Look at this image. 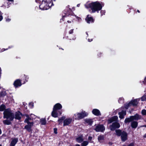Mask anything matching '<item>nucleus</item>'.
<instances>
[{
	"label": "nucleus",
	"mask_w": 146,
	"mask_h": 146,
	"mask_svg": "<svg viewBox=\"0 0 146 146\" xmlns=\"http://www.w3.org/2000/svg\"><path fill=\"white\" fill-rule=\"evenodd\" d=\"M89 142L88 141H84L81 144V146H86L88 144Z\"/></svg>",
	"instance_id": "c85d7f7f"
},
{
	"label": "nucleus",
	"mask_w": 146,
	"mask_h": 146,
	"mask_svg": "<svg viewBox=\"0 0 146 146\" xmlns=\"http://www.w3.org/2000/svg\"><path fill=\"white\" fill-rule=\"evenodd\" d=\"M65 116H63L61 117L59 119H61V121H62L65 119Z\"/></svg>",
	"instance_id": "e433bc0d"
},
{
	"label": "nucleus",
	"mask_w": 146,
	"mask_h": 146,
	"mask_svg": "<svg viewBox=\"0 0 146 146\" xmlns=\"http://www.w3.org/2000/svg\"><path fill=\"white\" fill-rule=\"evenodd\" d=\"M79 18V20H81V19L80 18Z\"/></svg>",
	"instance_id": "680f3d73"
},
{
	"label": "nucleus",
	"mask_w": 146,
	"mask_h": 146,
	"mask_svg": "<svg viewBox=\"0 0 146 146\" xmlns=\"http://www.w3.org/2000/svg\"><path fill=\"white\" fill-rule=\"evenodd\" d=\"M145 81L146 82V77H145V78L144 79Z\"/></svg>",
	"instance_id": "603ef678"
},
{
	"label": "nucleus",
	"mask_w": 146,
	"mask_h": 146,
	"mask_svg": "<svg viewBox=\"0 0 146 146\" xmlns=\"http://www.w3.org/2000/svg\"><path fill=\"white\" fill-rule=\"evenodd\" d=\"M29 106L30 108H32L33 106V103H30L29 104Z\"/></svg>",
	"instance_id": "72a5a7b5"
},
{
	"label": "nucleus",
	"mask_w": 146,
	"mask_h": 146,
	"mask_svg": "<svg viewBox=\"0 0 146 146\" xmlns=\"http://www.w3.org/2000/svg\"><path fill=\"white\" fill-rule=\"evenodd\" d=\"M133 120H138L141 119V115H139L137 114H136L134 116H132Z\"/></svg>",
	"instance_id": "2eb2a0df"
},
{
	"label": "nucleus",
	"mask_w": 146,
	"mask_h": 146,
	"mask_svg": "<svg viewBox=\"0 0 146 146\" xmlns=\"http://www.w3.org/2000/svg\"><path fill=\"white\" fill-rule=\"evenodd\" d=\"M6 94V92H3V94H2V96H5Z\"/></svg>",
	"instance_id": "49530a36"
},
{
	"label": "nucleus",
	"mask_w": 146,
	"mask_h": 146,
	"mask_svg": "<svg viewBox=\"0 0 146 146\" xmlns=\"http://www.w3.org/2000/svg\"><path fill=\"white\" fill-rule=\"evenodd\" d=\"M53 5L52 0H43L39 7L42 10H46L49 9Z\"/></svg>",
	"instance_id": "f03ea898"
},
{
	"label": "nucleus",
	"mask_w": 146,
	"mask_h": 146,
	"mask_svg": "<svg viewBox=\"0 0 146 146\" xmlns=\"http://www.w3.org/2000/svg\"><path fill=\"white\" fill-rule=\"evenodd\" d=\"M72 121V119L69 118L66 119L64 121L63 125L66 126L71 123Z\"/></svg>",
	"instance_id": "1a4fd4ad"
},
{
	"label": "nucleus",
	"mask_w": 146,
	"mask_h": 146,
	"mask_svg": "<svg viewBox=\"0 0 146 146\" xmlns=\"http://www.w3.org/2000/svg\"><path fill=\"white\" fill-rule=\"evenodd\" d=\"M11 21V19L9 18L7 19L6 20V21L7 22H9Z\"/></svg>",
	"instance_id": "c03bdc74"
},
{
	"label": "nucleus",
	"mask_w": 146,
	"mask_h": 146,
	"mask_svg": "<svg viewBox=\"0 0 146 146\" xmlns=\"http://www.w3.org/2000/svg\"><path fill=\"white\" fill-rule=\"evenodd\" d=\"M75 146H80V145L78 144H76Z\"/></svg>",
	"instance_id": "de8ad7c7"
},
{
	"label": "nucleus",
	"mask_w": 146,
	"mask_h": 146,
	"mask_svg": "<svg viewBox=\"0 0 146 146\" xmlns=\"http://www.w3.org/2000/svg\"><path fill=\"white\" fill-rule=\"evenodd\" d=\"M27 118L25 120V122L27 123H30L32 122H30V121L32 120L31 118L28 117V115L27 116Z\"/></svg>",
	"instance_id": "a878e982"
},
{
	"label": "nucleus",
	"mask_w": 146,
	"mask_h": 146,
	"mask_svg": "<svg viewBox=\"0 0 146 146\" xmlns=\"http://www.w3.org/2000/svg\"><path fill=\"white\" fill-rule=\"evenodd\" d=\"M29 79V77L28 76H26L25 77V80L26 81V82H27V80Z\"/></svg>",
	"instance_id": "79ce46f5"
},
{
	"label": "nucleus",
	"mask_w": 146,
	"mask_h": 146,
	"mask_svg": "<svg viewBox=\"0 0 146 146\" xmlns=\"http://www.w3.org/2000/svg\"><path fill=\"white\" fill-rule=\"evenodd\" d=\"M54 133H55V134H57V129H54Z\"/></svg>",
	"instance_id": "ea45409f"
},
{
	"label": "nucleus",
	"mask_w": 146,
	"mask_h": 146,
	"mask_svg": "<svg viewBox=\"0 0 146 146\" xmlns=\"http://www.w3.org/2000/svg\"><path fill=\"white\" fill-rule=\"evenodd\" d=\"M22 115V113L19 111H17L15 113V118L18 119H20Z\"/></svg>",
	"instance_id": "a211bd4d"
},
{
	"label": "nucleus",
	"mask_w": 146,
	"mask_h": 146,
	"mask_svg": "<svg viewBox=\"0 0 146 146\" xmlns=\"http://www.w3.org/2000/svg\"><path fill=\"white\" fill-rule=\"evenodd\" d=\"M94 130L97 132H102L105 130V127L102 125H98L96 126Z\"/></svg>",
	"instance_id": "0eeeda50"
},
{
	"label": "nucleus",
	"mask_w": 146,
	"mask_h": 146,
	"mask_svg": "<svg viewBox=\"0 0 146 146\" xmlns=\"http://www.w3.org/2000/svg\"><path fill=\"white\" fill-rule=\"evenodd\" d=\"M62 113V111H60V115H61V114Z\"/></svg>",
	"instance_id": "6e6d98bb"
},
{
	"label": "nucleus",
	"mask_w": 146,
	"mask_h": 146,
	"mask_svg": "<svg viewBox=\"0 0 146 146\" xmlns=\"http://www.w3.org/2000/svg\"><path fill=\"white\" fill-rule=\"evenodd\" d=\"M62 107V105L59 103L56 104L54 106L53 109L55 108V109L57 110L60 109Z\"/></svg>",
	"instance_id": "dca6fc26"
},
{
	"label": "nucleus",
	"mask_w": 146,
	"mask_h": 146,
	"mask_svg": "<svg viewBox=\"0 0 146 146\" xmlns=\"http://www.w3.org/2000/svg\"><path fill=\"white\" fill-rule=\"evenodd\" d=\"M137 122L136 121H133L131 123V126L133 128H136L137 126Z\"/></svg>",
	"instance_id": "5701e85b"
},
{
	"label": "nucleus",
	"mask_w": 146,
	"mask_h": 146,
	"mask_svg": "<svg viewBox=\"0 0 146 146\" xmlns=\"http://www.w3.org/2000/svg\"><path fill=\"white\" fill-rule=\"evenodd\" d=\"M133 120L132 116H131L129 117L126 118L125 120V123L129 122Z\"/></svg>",
	"instance_id": "393cba45"
},
{
	"label": "nucleus",
	"mask_w": 146,
	"mask_h": 146,
	"mask_svg": "<svg viewBox=\"0 0 146 146\" xmlns=\"http://www.w3.org/2000/svg\"><path fill=\"white\" fill-rule=\"evenodd\" d=\"M116 134L118 136H121V141L124 142L127 139V134L124 131H122L120 129L115 130Z\"/></svg>",
	"instance_id": "20e7f679"
},
{
	"label": "nucleus",
	"mask_w": 146,
	"mask_h": 146,
	"mask_svg": "<svg viewBox=\"0 0 146 146\" xmlns=\"http://www.w3.org/2000/svg\"><path fill=\"white\" fill-rule=\"evenodd\" d=\"M84 140L83 136L82 135H80L77 137L76 139V140L78 143H80L82 142Z\"/></svg>",
	"instance_id": "6ab92c4d"
},
{
	"label": "nucleus",
	"mask_w": 146,
	"mask_h": 146,
	"mask_svg": "<svg viewBox=\"0 0 146 146\" xmlns=\"http://www.w3.org/2000/svg\"><path fill=\"white\" fill-rule=\"evenodd\" d=\"M18 141V139L17 138L13 139L11 141L10 146H15L16 144Z\"/></svg>",
	"instance_id": "4be33fe9"
},
{
	"label": "nucleus",
	"mask_w": 146,
	"mask_h": 146,
	"mask_svg": "<svg viewBox=\"0 0 146 146\" xmlns=\"http://www.w3.org/2000/svg\"><path fill=\"white\" fill-rule=\"evenodd\" d=\"M40 123L42 125H45L46 124V121L45 119H42L40 120Z\"/></svg>",
	"instance_id": "c756f323"
},
{
	"label": "nucleus",
	"mask_w": 146,
	"mask_h": 146,
	"mask_svg": "<svg viewBox=\"0 0 146 146\" xmlns=\"http://www.w3.org/2000/svg\"><path fill=\"white\" fill-rule=\"evenodd\" d=\"M140 99H136L134 100H132L129 103L126 104L125 105V108L126 109H127L128 107L131 106H136L137 104L138 101Z\"/></svg>",
	"instance_id": "423d86ee"
},
{
	"label": "nucleus",
	"mask_w": 146,
	"mask_h": 146,
	"mask_svg": "<svg viewBox=\"0 0 146 146\" xmlns=\"http://www.w3.org/2000/svg\"><path fill=\"white\" fill-rule=\"evenodd\" d=\"M122 100L123 101V99L122 98H119L118 100L119 102V103H121V102H120L121 100Z\"/></svg>",
	"instance_id": "37998d69"
},
{
	"label": "nucleus",
	"mask_w": 146,
	"mask_h": 146,
	"mask_svg": "<svg viewBox=\"0 0 146 146\" xmlns=\"http://www.w3.org/2000/svg\"><path fill=\"white\" fill-rule=\"evenodd\" d=\"M141 113L143 115H146V110H142Z\"/></svg>",
	"instance_id": "2f4dec72"
},
{
	"label": "nucleus",
	"mask_w": 146,
	"mask_h": 146,
	"mask_svg": "<svg viewBox=\"0 0 146 146\" xmlns=\"http://www.w3.org/2000/svg\"><path fill=\"white\" fill-rule=\"evenodd\" d=\"M80 6V4H78L77 5V6L78 7H79V6Z\"/></svg>",
	"instance_id": "864d4df0"
},
{
	"label": "nucleus",
	"mask_w": 146,
	"mask_h": 146,
	"mask_svg": "<svg viewBox=\"0 0 146 146\" xmlns=\"http://www.w3.org/2000/svg\"><path fill=\"white\" fill-rule=\"evenodd\" d=\"M142 101H146V95L145 94L141 98Z\"/></svg>",
	"instance_id": "7c9ffc66"
},
{
	"label": "nucleus",
	"mask_w": 146,
	"mask_h": 146,
	"mask_svg": "<svg viewBox=\"0 0 146 146\" xmlns=\"http://www.w3.org/2000/svg\"><path fill=\"white\" fill-rule=\"evenodd\" d=\"M35 1L36 2H38V0H36Z\"/></svg>",
	"instance_id": "4d7b16f0"
},
{
	"label": "nucleus",
	"mask_w": 146,
	"mask_h": 146,
	"mask_svg": "<svg viewBox=\"0 0 146 146\" xmlns=\"http://www.w3.org/2000/svg\"><path fill=\"white\" fill-rule=\"evenodd\" d=\"M92 137L89 136L88 137V139L89 140L91 141L92 139Z\"/></svg>",
	"instance_id": "a19ab883"
},
{
	"label": "nucleus",
	"mask_w": 146,
	"mask_h": 146,
	"mask_svg": "<svg viewBox=\"0 0 146 146\" xmlns=\"http://www.w3.org/2000/svg\"><path fill=\"white\" fill-rule=\"evenodd\" d=\"M144 127H146V125L144 126Z\"/></svg>",
	"instance_id": "bf43d9fd"
},
{
	"label": "nucleus",
	"mask_w": 146,
	"mask_h": 146,
	"mask_svg": "<svg viewBox=\"0 0 146 146\" xmlns=\"http://www.w3.org/2000/svg\"><path fill=\"white\" fill-rule=\"evenodd\" d=\"M85 7L86 8H90L92 10L93 13H95L96 11H98L100 10L102 8V6L101 3L99 2L96 1L92 2L90 3L86 4Z\"/></svg>",
	"instance_id": "f257e3e1"
},
{
	"label": "nucleus",
	"mask_w": 146,
	"mask_h": 146,
	"mask_svg": "<svg viewBox=\"0 0 146 146\" xmlns=\"http://www.w3.org/2000/svg\"><path fill=\"white\" fill-rule=\"evenodd\" d=\"M92 113L93 114L96 116H98L101 115L100 111L97 109H94L92 111Z\"/></svg>",
	"instance_id": "f8f14e48"
},
{
	"label": "nucleus",
	"mask_w": 146,
	"mask_h": 146,
	"mask_svg": "<svg viewBox=\"0 0 146 146\" xmlns=\"http://www.w3.org/2000/svg\"><path fill=\"white\" fill-rule=\"evenodd\" d=\"M1 11H0V21H1L3 19V17L1 15Z\"/></svg>",
	"instance_id": "c9c22d12"
},
{
	"label": "nucleus",
	"mask_w": 146,
	"mask_h": 146,
	"mask_svg": "<svg viewBox=\"0 0 146 146\" xmlns=\"http://www.w3.org/2000/svg\"><path fill=\"white\" fill-rule=\"evenodd\" d=\"M137 11L138 12V13H140V11H139V10H137Z\"/></svg>",
	"instance_id": "13d9d810"
},
{
	"label": "nucleus",
	"mask_w": 146,
	"mask_h": 146,
	"mask_svg": "<svg viewBox=\"0 0 146 146\" xmlns=\"http://www.w3.org/2000/svg\"><path fill=\"white\" fill-rule=\"evenodd\" d=\"M12 121L9 119H7L6 120H3V122L5 125H9L11 124V121Z\"/></svg>",
	"instance_id": "412c9836"
},
{
	"label": "nucleus",
	"mask_w": 146,
	"mask_h": 146,
	"mask_svg": "<svg viewBox=\"0 0 146 146\" xmlns=\"http://www.w3.org/2000/svg\"><path fill=\"white\" fill-rule=\"evenodd\" d=\"M65 17L64 16H63V17Z\"/></svg>",
	"instance_id": "69168bd1"
},
{
	"label": "nucleus",
	"mask_w": 146,
	"mask_h": 146,
	"mask_svg": "<svg viewBox=\"0 0 146 146\" xmlns=\"http://www.w3.org/2000/svg\"><path fill=\"white\" fill-rule=\"evenodd\" d=\"M86 34H87V35H88V34L86 32Z\"/></svg>",
	"instance_id": "052dcab7"
},
{
	"label": "nucleus",
	"mask_w": 146,
	"mask_h": 146,
	"mask_svg": "<svg viewBox=\"0 0 146 146\" xmlns=\"http://www.w3.org/2000/svg\"><path fill=\"white\" fill-rule=\"evenodd\" d=\"M6 108V106L4 104H2L0 106V111H3L5 110Z\"/></svg>",
	"instance_id": "cd10ccee"
},
{
	"label": "nucleus",
	"mask_w": 146,
	"mask_h": 146,
	"mask_svg": "<svg viewBox=\"0 0 146 146\" xmlns=\"http://www.w3.org/2000/svg\"><path fill=\"white\" fill-rule=\"evenodd\" d=\"M134 143L133 142L129 144L127 146H134Z\"/></svg>",
	"instance_id": "f704fd0d"
},
{
	"label": "nucleus",
	"mask_w": 146,
	"mask_h": 146,
	"mask_svg": "<svg viewBox=\"0 0 146 146\" xmlns=\"http://www.w3.org/2000/svg\"><path fill=\"white\" fill-rule=\"evenodd\" d=\"M73 29H72L70 30L69 31V33L71 34L73 33Z\"/></svg>",
	"instance_id": "4c0bfd02"
},
{
	"label": "nucleus",
	"mask_w": 146,
	"mask_h": 146,
	"mask_svg": "<svg viewBox=\"0 0 146 146\" xmlns=\"http://www.w3.org/2000/svg\"><path fill=\"white\" fill-rule=\"evenodd\" d=\"M4 118L13 120L14 118V113L10 109H6L3 113Z\"/></svg>",
	"instance_id": "7ed1b4c3"
},
{
	"label": "nucleus",
	"mask_w": 146,
	"mask_h": 146,
	"mask_svg": "<svg viewBox=\"0 0 146 146\" xmlns=\"http://www.w3.org/2000/svg\"><path fill=\"white\" fill-rule=\"evenodd\" d=\"M92 39H88V41L89 42H90L92 41Z\"/></svg>",
	"instance_id": "a18cd8bd"
},
{
	"label": "nucleus",
	"mask_w": 146,
	"mask_h": 146,
	"mask_svg": "<svg viewBox=\"0 0 146 146\" xmlns=\"http://www.w3.org/2000/svg\"><path fill=\"white\" fill-rule=\"evenodd\" d=\"M14 85L16 87L21 86V81L19 79L16 80L14 82Z\"/></svg>",
	"instance_id": "4468645a"
},
{
	"label": "nucleus",
	"mask_w": 146,
	"mask_h": 146,
	"mask_svg": "<svg viewBox=\"0 0 146 146\" xmlns=\"http://www.w3.org/2000/svg\"><path fill=\"white\" fill-rule=\"evenodd\" d=\"M144 137H146V134H145L143 136Z\"/></svg>",
	"instance_id": "09e8293b"
},
{
	"label": "nucleus",
	"mask_w": 146,
	"mask_h": 146,
	"mask_svg": "<svg viewBox=\"0 0 146 146\" xmlns=\"http://www.w3.org/2000/svg\"><path fill=\"white\" fill-rule=\"evenodd\" d=\"M88 115V113L83 111L80 113H77L74 114L73 118L79 120L87 116Z\"/></svg>",
	"instance_id": "39448f33"
},
{
	"label": "nucleus",
	"mask_w": 146,
	"mask_h": 146,
	"mask_svg": "<svg viewBox=\"0 0 146 146\" xmlns=\"http://www.w3.org/2000/svg\"><path fill=\"white\" fill-rule=\"evenodd\" d=\"M9 1H13V0H8Z\"/></svg>",
	"instance_id": "8fccbe9b"
},
{
	"label": "nucleus",
	"mask_w": 146,
	"mask_h": 146,
	"mask_svg": "<svg viewBox=\"0 0 146 146\" xmlns=\"http://www.w3.org/2000/svg\"><path fill=\"white\" fill-rule=\"evenodd\" d=\"M101 13V15H104L105 13V11L104 10H102L100 12Z\"/></svg>",
	"instance_id": "473e14b6"
},
{
	"label": "nucleus",
	"mask_w": 146,
	"mask_h": 146,
	"mask_svg": "<svg viewBox=\"0 0 146 146\" xmlns=\"http://www.w3.org/2000/svg\"><path fill=\"white\" fill-rule=\"evenodd\" d=\"M119 117L121 119H123L124 117V116L126 115V111H122L121 112H119Z\"/></svg>",
	"instance_id": "f3484780"
},
{
	"label": "nucleus",
	"mask_w": 146,
	"mask_h": 146,
	"mask_svg": "<svg viewBox=\"0 0 146 146\" xmlns=\"http://www.w3.org/2000/svg\"><path fill=\"white\" fill-rule=\"evenodd\" d=\"M1 129H0V134H1Z\"/></svg>",
	"instance_id": "3c124183"
},
{
	"label": "nucleus",
	"mask_w": 146,
	"mask_h": 146,
	"mask_svg": "<svg viewBox=\"0 0 146 146\" xmlns=\"http://www.w3.org/2000/svg\"><path fill=\"white\" fill-rule=\"evenodd\" d=\"M86 22L88 23H92L94 22V19L92 17L90 16L89 15H87L85 19Z\"/></svg>",
	"instance_id": "9b49d317"
},
{
	"label": "nucleus",
	"mask_w": 146,
	"mask_h": 146,
	"mask_svg": "<svg viewBox=\"0 0 146 146\" xmlns=\"http://www.w3.org/2000/svg\"><path fill=\"white\" fill-rule=\"evenodd\" d=\"M98 139L100 142H102L104 139V137L103 135H100L98 137Z\"/></svg>",
	"instance_id": "bb28decb"
},
{
	"label": "nucleus",
	"mask_w": 146,
	"mask_h": 146,
	"mask_svg": "<svg viewBox=\"0 0 146 146\" xmlns=\"http://www.w3.org/2000/svg\"><path fill=\"white\" fill-rule=\"evenodd\" d=\"M52 115L54 117H58V113H57V111L55 109V108L53 109V110L52 113Z\"/></svg>",
	"instance_id": "aec40b11"
},
{
	"label": "nucleus",
	"mask_w": 146,
	"mask_h": 146,
	"mask_svg": "<svg viewBox=\"0 0 146 146\" xmlns=\"http://www.w3.org/2000/svg\"><path fill=\"white\" fill-rule=\"evenodd\" d=\"M120 126L119 123L117 122L113 123L110 126V130L112 131L114 130L116 128H119Z\"/></svg>",
	"instance_id": "6e6552de"
},
{
	"label": "nucleus",
	"mask_w": 146,
	"mask_h": 146,
	"mask_svg": "<svg viewBox=\"0 0 146 146\" xmlns=\"http://www.w3.org/2000/svg\"><path fill=\"white\" fill-rule=\"evenodd\" d=\"M118 117L117 116H114L110 119L108 120V123H110L111 122L116 121L118 119Z\"/></svg>",
	"instance_id": "ddd939ff"
},
{
	"label": "nucleus",
	"mask_w": 146,
	"mask_h": 146,
	"mask_svg": "<svg viewBox=\"0 0 146 146\" xmlns=\"http://www.w3.org/2000/svg\"><path fill=\"white\" fill-rule=\"evenodd\" d=\"M54 1H56V0H53Z\"/></svg>",
	"instance_id": "e2e57ef3"
},
{
	"label": "nucleus",
	"mask_w": 146,
	"mask_h": 146,
	"mask_svg": "<svg viewBox=\"0 0 146 146\" xmlns=\"http://www.w3.org/2000/svg\"><path fill=\"white\" fill-rule=\"evenodd\" d=\"M85 121L87 123L90 125H91L93 122L92 120L90 119H86Z\"/></svg>",
	"instance_id": "b1692460"
},
{
	"label": "nucleus",
	"mask_w": 146,
	"mask_h": 146,
	"mask_svg": "<svg viewBox=\"0 0 146 146\" xmlns=\"http://www.w3.org/2000/svg\"><path fill=\"white\" fill-rule=\"evenodd\" d=\"M67 22H68V23H71V22H70V21H67Z\"/></svg>",
	"instance_id": "5fc2aeb1"
},
{
	"label": "nucleus",
	"mask_w": 146,
	"mask_h": 146,
	"mask_svg": "<svg viewBox=\"0 0 146 146\" xmlns=\"http://www.w3.org/2000/svg\"><path fill=\"white\" fill-rule=\"evenodd\" d=\"M27 124V125L25 126V128L29 132H31V128L33 125V122H31Z\"/></svg>",
	"instance_id": "9d476101"
},
{
	"label": "nucleus",
	"mask_w": 146,
	"mask_h": 146,
	"mask_svg": "<svg viewBox=\"0 0 146 146\" xmlns=\"http://www.w3.org/2000/svg\"><path fill=\"white\" fill-rule=\"evenodd\" d=\"M0 146H2L1 145H0Z\"/></svg>",
	"instance_id": "0e129e2a"
},
{
	"label": "nucleus",
	"mask_w": 146,
	"mask_h": 146,
	"mask_svg": "<svg viewBox=\"0 0 146 146\" xmlns=\"http://www.w3.org/2000/svg\"><path fill=\"white\" fill-rule=\"evenodd\" d=\"M58 122L59 124L62 123V121H61V119H59L58 120Z\"/></svg>",
	"instance_id": "58836bf2"
}]
</instances>
